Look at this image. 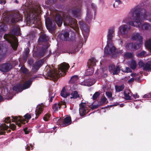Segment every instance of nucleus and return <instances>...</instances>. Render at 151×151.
Here are the masks:
<instances>
[{
	"instance_id": "1",
	"label": "nucleus",
	"mask_w": 151,
	"mask_h": 151,
	"mask_svg": "<svg viewBox=\"0 0 151 151\" xmlns=\"http://www.w3.org/2000/svg\"><path fill=\"white\" fill-rule=\"evenodd\" d=\"M146 20L151 22V14L139 4L131 10L122 22L128 23L134 27H139L141 22Z\"/></svg>"
},
{
	"instance_id": "2",
	"label": "nucleus",
	"mask_w": 151,
	"mask_h": 151,
	"mask_svg": "<svg viewBox=\"0 0 151 151\" xmlns=\"http://www.w3.org/2000/svg\"><path fill=\"white\" fill-rule=\"evenodd\" d=\"M11 33V34H6L4 36V38L10 43L13 49L15 50L18 45V40L17 37L13 35H21L20 32L19 27L17 26H14Z\"/></svg>"
},
{
	"instance_id": "3",
	"label": "nucleus",
	"mask_w": 151,
	"mask_h": 151,
	"mask_svg": "<svg viewBox=\"0 0 151 151\" xmlns=\"http://www.w3.org/2000/svg\"><path fill=\"white\" fill-rule=\"evenodd\" d=\"M63 22L65 25H70L76 27V19L72 18L70 16L63 13H60L57 12V25L60 27Z\"/></svg>"
},
{
	"instance_id": "4",
	"label": "nucleus",
	"mask_w": 151,
	"mask_h": 151,
	"mask_svg": "<svg viewBox=\"0 0 151 151\" xmlns=\"http://www.w3.org/2000/svg\"><path fill=\"white\" fill-rule=\"evenodd\" d=\"M9 20H10L11 22L12 23L17 22L19 21H22V17L20 15L19 13L17 12L12 14L10 19L8 17H3L2 19V20H3V24L0 26V38L2 37V33L5 32L7 26L4 24L6 23H8Z\"/></svg>"
},
{
	"instance_id": "5",
	"label": "nucleus",
	"mask_w": 151,
	"mask_h": 151,
	"mask_svg": "<svg viewBox=\"0 0 151 151\" xmlns=\"http://www.w3.org/2000/svg\"><path fill=\"white\" fill-rule=\"evenodd\" d=\"M131 39L132 40H138V44L136 43H127L125 47L127 49L137 50L139 48L142 44V37L139 33H133L131 37Z\"/></svg>"
},
{
	"instance_id": "6",
	"label": "nucleus",
	"mask_w": 151,
	"mask_h": 151,
	"mask_svg": "<svg viewBox=\"0 0 151 151\" xmlns=\"http://www.w3.org/2000/svg\"><path fill=\"white\" fill-rule=\"evenodd\" d=\"M81 2L80 1H77L71 8L69 9L68 12L69 13L71 14L73 16L76 18H78L82 14Z\"/></svg>"
},
{
	"instance_id": "7",
	"label": "nucleus",
	"mask_w": 151,
	"mask_h": 151,
	"mask_svg": "<svg viewBox=\"0 0 151 151\" xmlns=\"http://www.w3.org/2000/svg\"><path fill=\"white\" fill-rule=\"evenodd\" d=\"M69 67V64L65 62L57 65V79L58 78L65 76Z\"/></svg>"
},
{
	"instance_id": "8",
	"label": "nucleus",
	"mask_w": 151,
	"mask_h": 151,
	"mask_svg": "<svg viewBox=\"0 0 151 151\" xmlns=\"http://www.w3.org/2000/svg\"><path fill=\"white\" fill-rule=\"evenodd\" d=\"M32 80L29 79L25 82L23 84L19 83L14 86L13 88V91L17 92H21L23 90L29 88L32 84Z\"/></svg>"
},
{
	"instance_id": "9",
	"label": "nucleus",
	"mask_w": 151,
	"mask_h": 151,
	"mask_svg": "<svg viewBox=\"0 0 151 151\" xmlns=\"http://www.w3.org/2000/svg\"><path fill=\"white\" fill-rule=\"evenodd\" d=\"M96 62L97 60L95 57H91L88 60L87 62V65L89 69L86 70L85 76H88L92 74L94 72L93 67L96 65Z\"/></svg>"
},
{
	"instance_id": "10",
	"label": "nucleus",
	"mask_w": 151,
	"mask_h": 151,
	"mask_svg": "<svg viewBox=\"0 0 151 151\" xmlns=\"http://www.w3.org/2000/svg\"><path fill=\"white\" fill-rule=\"evenodd\" d=\"M56 23L57 20L56 18H49L45 19V24L47 29L49 31L52 33L55 28Z\"/></svg>"
},
{
	"instance_id": "11",
	"label": "nucleus",
	"mask_w": 151,
	"mask_h": 151,
	"mask_svg": "<svg viewBox=\"0 0 151 151\" xmlns=\"http://www.w3.org/2000/svg\"><path fill=\"white\" fill-rule=\"evenodd\" d=\"M115 50V47L112 42H107L106 45L104 48V55L107 56L114 54Z\"/></svg>"
},
{
	"instance_id": "12",
	"label": "nucleus",
	"mask_w": 151,
	"mask_h": 151,
	"mask_svg": "<svg viewBox=\"0 0 151 151\" xmlns=\"http://www.w3.org/2000/svg\"><path fill=\"white\" fill-rule=\"evenodd\" d=\"M36 14L35 13V16L33 19V23L35 25V27L40 29L41 28V23L40 21V18L39 16L40 13V5H38L37 11L36 12Z\"/></svg>"
},
{
	"instance_id": "13",
	"label": "nucleus",
	"mask_w": 151,
	"mask_h": 151,
	"mask_svg": "<svg viewBox=\"0 0 151 151\" xmlns=\"http://www.w3.org/2000/svg\"><path fill=\"white\" fill-rule=\"evenodd\" d=\"M78 23L80 26L81 29L84 37L85 41L87 40L89 32V28L88 26L86 24H84L82 21H80Z\"/></svg>"
},
{
	"instance_id": "14",
	"label": "nucleus",
	"mask_w": 151,
	"mask_h": 151,
	"mask_svg": "<svg viewBox=\"0 0 151 151\" xmlns=\"http://www.w3.org/2000/svg\"><path fill=\"white\" fill-rule=\"evenodd\" d=\"M130 29V26L126 24H123L119 27L118 35L119 36L127 35Z\"/></svg>"
},
{
	"instance_id": "15",
	"label": "nucleus",
	"mask_w": 151,
	"mask_h": 151,
	"mask_svg": "<svg viewBox=\"0 0 151 151\" xmlns=\"http://www.w3.org/2000/svg\"><path fill=\"white\" fill-rule=\"evenodd\" d=\"M12 65L9 63H3L0 65V70L3 72H7L12 68Z\"/></svg>"
},
{
	"instance_id": "16",
	"label": "nucleus",
	"mask_w": 151,
	"mask_h": 151,
	"mask_svg": "<svg viewBox=\"0 0 151 151\" xmlns=\"http://www.w3.org/2000/svg\"><path fill=\"white\" fill-rule=\"evenodd\" d=\"M115 27L112 26L108 29L107 35V42H112V39L114 35Z\"/></svg>"
},
{
	"instance_id": "17",
	"label": "nucleus",
	"mask_w": 151,
	"mask_h": 151,
	"mask_svg": "<svg viewBox=\"0 0 151 151\" xmlns=\"http://www.w3.org/2000/svg\"><path fill=\"white\" fill-rule=\"evenodd\" d=\"M38 9V6H36L35 7H33L31 9H30L29 11V13L28 14V17L27 18L29 19V22H33V20L31 21V16L32 17H34L35 15V12L36 14V12L37 11V9Z\"/></svg>"
},
{
	"instance_id": "18",
	"label": "nucleus",
	"mask_w": 151,
	"mask_h": 151,
	"mask_svg": "<svg viewBox=\"0 0 151 151\" xmlns=\"http://www.w3.org/2000/svg\"><path fill=\"white\" fill-rule=\"evenodd\" d=\"M47 78L50 79L55 82L57 81V71L55 70H52L48 72Z\"/></svg>"
},
{
	"instance_id": "19",
	"label": "nucleus",
	"mask_w": 151,
	"mask_h": 151,
	"mask_svg": "<svg viewBox=\"0 0 151 151\" xmlns=\"http://www.w3.org/2000/svg\"><path fill=\"white\" fill-rule=\"evenodd\" d=\"M109 71L110 72H112L113 75L118 74L121 70L120 68L119 65H117L115 67V65H110L109 67Z\"/></svg>"
},
{
	"instance_id": "20",
	"label": "nucleus",
	"mask_w": 151,
	"mask_h": 151,
	"mask_svg": "<svg viewBox=\"0 0 151 151\" xmlns=\"http://www.w3.org/2000/svg\"><path fill=\"white\" fill-rule=\"evenodd\" d=\"M86 103H81L79 104V112L81 116H84L87 114L88 112L85 109V106Z\"/></svg>"
},
{
	"instance_id": "21",
	"label": "nucleus",
	"mask_w": 151,
	"mask_h": 151,
	"mask_svg": "<svg viewBox=\"0 0 151 151\" xmlns=\"http://www.w3.org/2000/svg\"><path fill=\"white\" fill-rule=\"evenodd\" d=\"M93 19V15L90 9L87 8L86 16L85 17V21L88 23H91Z\"/></svg>"
},
{
	"instance_id": "22",
	"label": "nucleus",
	"mask_w": 151,
	"mask_h": 151,
	"mask_svg": "<svg viewBox=\"0 0 151 151\" xmlns=\"http://www.w3.org/2000/svg\"><path fill=\"white\" fill-rule=\"evenodd\" d=\"M45 61L44 59H41L33 64V67L35 70L37 71L42 65Z\"/></svg>"
},
{
	"instance_id": "23",
	"label": "nucleus",
	"mask_w": 151,
	"mask_h": 151,
	"mask_svg": "<svg viewBox=\"0 0 151 151\" xmlns=\"http://www.w3.org/2000/svg\"><path fill=\"white\" fill-rule=\"evenodd\" d=\"M44 106L43 104L41 105H39L37 106L36 109L35 111V114L36 117L35 119H37L38 117L39 116V115L42 112L43 110Z\"/></svg>"
},
{
	"instance_id": "24",
	"label": "nucleus",
	"mask_w": 151,
	"mask_h": 151,
	"mask_svg": "<svg viewBox=\"0 0 151 151\" xmlns=\"http://www.w3.org/2000/svg\"><path fill=\"white\" fill-rule=\"evenodd\" d=\"M69 33L67 32H62L58 35L59 38L63 40H67L69 38Z\"/></svg>"
},
{
	"instance_id": "25",
	"label": "nucleus",
	"mask_w": 151,
	"mask_h": 151,
	"mask_svg": "<svg viewBox=\"0 0 151 151\" xmlns=\"http://www.w3.org/2000/svg\"><path fill=\"white\" fill-rule=\"evenodd\" d=\"M138 28L141 29L143 30H149L151 29V25L149 23L146 22L144 23L141 26H140Z\"/></svg>"
},
{
	"instance_id": "26",
	"label": "nucleus",
	"mask_w": 151,
	"mask_h": 151,
	"mask_svg": "<svg viewBox=\"0 0 151 151\" xmlns=\"http://www.w3.org/2000/svg\"><path fill=\"white\" fill-rule=\"evenodd\" d=\"M71 123L72 121L71 117L70 116H67L63 120V127H66L71 124Z\"/></svg>"
},
{
	"instance_id": "27",
	"label": "nucleus",
	"mask_w": 151,
	"mask_h": 151,
	"mask_svg": "<svg viewBox=\"0 0 151 151\" xmlns=\"http://www.w3.org/2000/svg\"><path fill=\"white\" fill-rule=\"evenodd\" d=\"M9 128V126L6 124H1L0 126V135H4L6 132L5 131L7 130Z\"/></svg>"
},
{
	"instance_id": "28",
	"label": "nucleus",
	"mask_w": 151,
	"mask_h": 151,
	"mask_svg": "<svg viewBox=\"0 0 151 151\" xmlns=\"http://www.w3.org/2000/svg\"><path fill=\"white\" fill-rule=\"evenodd\" d=\"M49 40V37L45 34L41 35L39 39V42H46Z\"/></svg>"
},
{
	"instance_id": "29",
	"label": "nucleus",
	"mask_w": 151,
	"mask_h": 151,
	"mask_svg": "<svg viewBox=\"0 0 151 151\" xmlns=\"http://www.w3.org/2000/svg\"><path fill=\"white\" fill-rule=\"evenodd\" d=\"M70 94L72 96L70 97L71 99H76L77 98H78L79 99H81V96H80L78 94L77 91H73Z\"/></svg>"
},
{
	"instance_id": "30",
	"label": "nucleus",
	"mask_w": 151,
	"mask_h": 151,
	"mask_svg": "<svg viewBox=\"0 0 151 151\" xmlns=\"http://www.w3.org/2000/svg\"><path fill=\"white\" fill-rule=\"evenodd\" d=\"M143 70L145 71L151 70V61L145 63L144 68H143Z\"/></svg>"
},
{
	"instance_id": "31",
	"label": "nucleus",
	"mask_w": 151,
	"mask_h": 151,
	"mask_svg": "<svg viewBox=\"0 0 151 151\" xmlns=\"http://www.w3.org/2000/svg\"><path fill=\"white\" fill-rule=\"evenodd\" d=\"M78 78V76L77 75H74L72 76L69 81V82L70 83H75L76 82Z\"/></svg>"
},
{
	"instance_id": "32",
	"label": "nucleus",
	"mask_w": 151,
	"mask_h": 151,
	"mask_svg": "<svg viewBox=\"0 0 151 151\" xmlns=\"http://www.w3.org/2000/svg\"><path fill=\"white\" fill-rule=\"evenodd\" d=\"M65 88L64 87L61 91L60 95L62 97H63L64 98H66L68 96H69L70 94L68 93L65 92Z\"/></svg>"
},
{
	"instance_id": "33",
	"label": "nucleus",
	"mask_w": 151,
	"mask_h": 151,
	"mask_svg": "<svg viewBox=\"0 0 151 151\" xmlns=\"http://www.w3.org/2000/svg\"><path fill=\"white\" fill-rule=\"evenodd\" d=\"M124 87V86L123 84L122 85L118 86L116 85L115 86V89L116 91L117 92H119L123 90Z\"/></svg>"
},
{
	"instance_id": "34",
	"label": "nucleus",
	"mask_w": 151,
	"mask_h": 151,
	"mask_svg": "<svg viewBox=\"0 0 151 151\" xmlns=\"http://www.w3.org/2000/svg\"><path fill=\"white\" fill-rule=\"evenodd\" d=\"M130 65L131 69L133 70H135L136 68L137 64L135 60H132Z\"/></svg>"
},
{
	"instance_id": "35",
	"label": "nucleus",
	"mask_w": 151,
	"mask_h": 151,
	"mask_svg": "<svg viewBox=\"0 0 151 151\" xmlns=\"http://www.w3.org/2000/svg\"><path fill=\"white\" fill-rule=\"evenodd\" d=\"M123 52V51L122 50H120L119 49H116L115 48V50L114 54H115L116 56H120Z\"/></svg>"
},
{
	"instance_id": "36",
	"label": "nucleus",
	"mask_w": 151,
	"mask_h": 151,
	"mask_svg": "<svg viewBox=\"0 0 151 151\" xmlns=\"http://www.w3.org/2000/svg\"><path fill=\"white\" fill-rule=\"evenodd\" d=\"M145 46L151 51V39L146 41Z\"/></svg>"
},
{
	"instance_id": "37",
	"label": "nucleus",
	"mask_w": 151,
	"mask_h": 151,
	"mask_svg": "<svg viewBox=\"0 0 151 151\" xmlns=\"http://www.w3.org/2000/svg\"><path fill=\"white\" fill-rule=\"evenodd\" d=\"M57 125H60V126L63 127V120L61 117L58 118L57 117Z\"/></svg>"
},
{
	"instance_id": "38",
	"label": "nucleus",
	"mask_w": 151,
	"mask_h": 151,
	"mask_svg": "<svg viewBox=\"0 0 151 151\" xmlns=\"http://www.w3.org/2000/svg\"><path fill=\"white\" fill-rule=\"evenodd\" d=\"M107 100L106 98L105 97H104L102 98L100 100L98 101V102L101 106L103 105L105 103Z\"/></svg>"
},
{
	"instance_id": "39",
	"label": "nucleus",
	"mask_w": 151,
	"mask_h": 151,
	"mask_svg": "<svg viewBox=\"0 0 151 151\" xmlns=\"http://www.w3.org/2000/svg\"><path fill=\"white\" fill-rule=\"evenodd\" d=\"M22 117L21 116H20L19 117H17V116H14L12 120V122H22Z\"/></svg>"
},
{
	"instance_id": "40",
	"label": "nucleus",
	"mask_w": 151,
	"mask_h": 151,
	"mask_svg": "<svg viewBox=\"0 0 151 151\" xmlns=\"http://www.w3.org/2000/svg\"><path fill=\"white\" fill-rule=\"evenodd\" d=\"M106 95L108 98H109V100L112 101L114 99L113 97H112V93L110 92H106L105 93Z\"/></svg>"
},
{
	"instance_id": "41",
	"label": "nucleus",
	"mask_w": 151,
	"mask_h": 151,
	"mask_svg": "<svg viewBox=\"0 0 151 151\" xmlns=\"http://www.w3.org/2000/svg\"><path fill=\"white\" fill-rule=\"evenodd\" d=\"M149 54L147 53L145 51H142L139 53L137 54V56L138 57H143L144 56H149Z\"/></svg>"
},
{
	"instance_id": "42",
	"label": "nucleus",
	"mask_w": 151,
	"mask_h": 151,
	"mask_svg": "<svg viewBox=\"0 0 151 151\" xmlns=\"http://www.w3.org/2000/svg\"><path fill=\"white\" fill-rule=\"evenodd\" d=\"M115 2L113 5V6L115 8L117 7L120 4H122V1L120 0H115Z\"/></svg>"
},
{
	"instance_id": "43",
	"label": "nucleus",
	"mask_w": 151,
	"mask_h": 151,
	"mask_svg": "<svg viewBox=\"0 0 151 151\" xmlns=\"http://www.w3.org/2000/svg\"><path fill=\"white\" fill-rule=\"evenodd\" d=\"M124 94L125 97V100H131L132 99H131V96L130 95V93L128 92L127 93H126L125 92H124Z\"/></svg>"
},
{
	"instance_id": "44",
	"label": "nucleus",
	"mask_w": 151,
	"mask_h": 151,
	"mask_svg": "<svg viewBox=\"0 0 151 151\" xmlns=\"http://www.w3.org/2000/svg\"><path fill=\"white\" fill-rule=\"evenodd\" d=\"M100 94L98 92H96L93 96V100H96L99 96Z\"/></svg>"
},
{
	"instance_id": "45",
	"label": "nucleus",
	"mask_w": 151,
	"mask_h": 151,
	"mask_svg": "<svg viewBox=\"0 0 151 151\" xmlns=\"http://www.w3.org/2000/svg\"><path fill=\"white\" fill-rule=\"evenodd\" d=\"M134 54L132 52H127L124 54L125 57H134Z\"/></svg>"
},
{
	"instance_id": "46",
	"label": "nucleus",
	"mask_w": 151,
	"mask_h": 151,
	"mask_svg": "<svg viewBox=\"0 0 151 151\" xmlns=\"http://www.w3.org/2000/svg\"><path fill=\"white\" fill-rule=\"evenodd\" d=\"M50 115L49 114H45L43 118V119L45 121H47L48 120L49 118L50 117Z\"/></svg>"
},
{
	"instance_id": "47",
	"label": "nucleus",
	"mask_w": 151,
	"mask_h": 151,
	"mask_svg": "<svg viewBox=\"0 0 151 151\" xmlns=\"http://www.w3.org/2000/svg\"><path fill=\"white\" fill-rule=\"evenodd\" d=\"M20 70L22 73L24 74L26 73L27 71V69L24 66H22L21 67Z\"/></svg>"
},
{
	"instance_id": "48",
	"label": "nucleus",
	"mask_w": 151,
	"mask_h": 151,
	"mask_svg": "<svg viewBox=\"0 0 151 151\" xmlns=\"http://www.w3.org/2000/svg\"><path fill=\"white\" fill-rule=\"evenodd\" d=\"M76 27H75V26H72L71 25H73L72 24V25H69L70 27L72 28L76 32H78V30L79 29V28L78 27V24H77V21L76 20Z\"/></svg>"
},
{
	"instance_id": "49",
	"label": "nucleus",
	"mask_w": 151,
	"mask_h": 151,
	"mask_svg": "<svg viewBox=\"0 0 151 151\" xmlns=\"http://www.w3.org/2000/svg\"><path fill=\"white\" fill-rule=\"evenodd\" d=\"M145 64V63H144L142 60H141L139 62L138 65L139 68H143L144 67Z\"/></svg>"
},
{
	"instance_id": "50",
	"label": "nucleus",
	"mask_w": 151,
	"mask_h": 151,
	"mask_svg": "<svg viewBox=\"0 0 151 151\" xmlns=\"http://www.w3.org/2000/svg\"><path fill=\"white\" fill-rule=\"evenodd\" d=\"M91 105H92V106L91 107V109H92L93 110L98 108L100 106V105L98 103V104L96 105H93V103H91Z\"/></svg>"
},
{
	"instance_id": "51",
	"label": "nucleus",
	"mask_w": 151,
	"mask_h": 151,
	"mask_svg": "<svg viewBox=\"0 0 151 151\" xmlns=\"http://www.w3.org/2000/svg\"><path fill=\"white\" fill-rule=\"evenodd\" d=\"M29 49L28 48H26L24 50V53L25 54V57H27L29 54Z\"/></svg>"
},
{
	"instance_id": "52",
	"label": "nucleus",
	"mask_w": 151,
	"mask_h": 151,
	"mask_svg": "<svg viewBox=\"0 0 151 151\" xmlns=\"http://www.w3.org/2000/svg\"><path fill=\"white\" fill-rule=\"evenodd\" d=\"M143 98H151V93H150L144 95Z\"/></svg>"
},
{
	"instance_id": "53",
	"label": "nucleus",
	"mask_w": 151,
	"mask_h": 151,
	"mask_svg": "<svg viewBox=\"0 0 151 151\" xmlns=\"http://www.w3.org/2000/svg\"><path fill=\"white\" fill-rule=\"evenodd\" d=\"M27 62L29 64L31 65L34 62L33 59L32 58H30L28 59Z\"/></svg>"
},
{
	"instance_id": "54",
	"label": "nucleus",
	"mask_w": 151,
	"mask_h": 151,
	"mask_svg": "<svg viewBox=\"0 0 151 151\" xmlns=\"http://www.w3.org/2000/svg\"><path fill=\"white\" fill-rule=\"evenodd\" d=\"M24 117L27 119L29 120L30 119L31 117V115L29 113H27L24 116Z\"/></svg>"
},
{
	"instance_id": "55",
	"label": "nucleus",
	"mask_w": 151,
	"mask_h": 151,
	"mask_svg": "<svg viewBox=\"0 0 151 151\" xmlns=\"http://www.w3.org/2000/svg\"><path fill=\"white\" fill-rule=\"evenodd\" d=\"M52 109L53 110L54 112L57 111V103H55L52 106Z\"/></svg>"
},
{
	"instance_id": "56",
	"label": "nucleus",
	"mask_w": 151,
	"mask_h": 151,
	"mask_svg": "<svg viewBox=\"0 0 151 151\" xmlns=\"http://www.w3.org/2000/svg\"><path fill=\"white\" fill-rule=\"evenodd\" d=\"M125 73H131L132 72V70L129 67H126V70H124Z\"/></svg>"
},
{
	"instance_id": "57",
	"label": "nucleus",
	"mask_w": 151,
	"mask_h": 151,
	"mask_svg": "<svg viewBox=\"0 0 151 151\" xmlns=\"http://www.w3.org/2000/svg\"><path fill=\"white\" fill-rule=\"evenodd\" d=\"M91 6L93 9L95 11L97 9V6L95 4L93 3L91 4Z\"/></svg>"
},
{
	"instance_id": "58",
	"label": "nucleus",
	"mask_w": 151,
	"mask_h": 151,
	"mask_svg": "<svg viewBox=\"0 0 151 151\" xmlns=\"http://www.w3.org/2000/svg\"><path fill=\"white\" fill-rule=\"evenodd\" d=\"M11 119H10L9 117H8L6 118H5V123H10L11 122Z\"/></svg>"
},
{
	"instance_id": "59",
	"label": "nucleus",
	"mask_w": 151,
	"mask_h": 151,
	"mask_svg": "<svg viewBox=\"0 0 151 151\" xmlns=\"http://www.w3.org/2000/svg\"><path fill=\"white\" fill-rule=\"evenodd\" d=\"M10 125H11V129L13 130H14L16 129V126L14 124H9Z\"/></svg>"
},
{
	"instance_id": "60",
	"label": "nucleus",
	"mask_w": 151,
	"mask_h": 151,
	"mask_svg": "<svg viewBox=\"0 0 151 151\" xmlns=\"http://www.w3.org/2000/svg\"><path fill=\"white\" fill-rule=\"evenodd\" d=\"M119 105V103H117L116 104H114L113 105H108L107 106V108L108 107H111L112 106H117V105Z\"/></svg>"
},
{
	"instance_id": "61",
	"label": "nucleus",
	"mask_w": 151,
	"mask_h": 151,
	"mask_svg": "<svg viewBox=\"0 0 151 151\" xmlns=\"http://www.w3.org/2000/svg\"><path fill=\"white\" fill-rule=\"evenodd\" d=\"M134 78H131L128 81V83H129L132 82L134 81Z\"/></svg>"
},
{
	"instance_id": "62",
	"label": "nucleus",
	"mask_w": 151,
	"mask_h": 151,
	"mask_svg": "<svg viewBox=\"0 0 151 151\" xmlns=\"http://www.w3.org/2000/svg\"><path fill=\"white\" fill-rule=\"evenodd\" d=\"M133 97L135 98H138L139 97V95H137V94L133 95Z\"/></svg>"
},
{
	"instance_id": "63",
	"label": "nucleus",
	"mask_w": 151,
	"mask_h": 151,
	"mask_svg": "<svg viewBox=\"0 0 151 151\" xmlns=\"http://www.w3.org/2000/svg\"><path fill=\"white\" fill-rule=\"evenodd\" d=\"M79 39H80L79 43H80L81 44H82V42L83 41V38L81 37L80 36H79Z\"/></svg>"
},
{
	"instance_id": "64",
	"label": "nucleus",
	"mask_w": 151,
	"mask_h": 151,
	"mask_svg": "<svg viewBox=\"0 0 151 151\" xmlns=\"http://www.w3.org/2000/svg\"><path fill=\"white\" fill-rule=\"evenodd\" d=\"M137 74L136 73H133L131 74V76L132 77H134L136 76Z\"/></svg>"
}]
</instances>
